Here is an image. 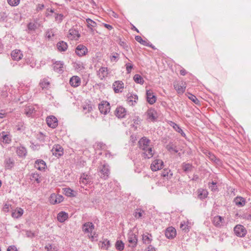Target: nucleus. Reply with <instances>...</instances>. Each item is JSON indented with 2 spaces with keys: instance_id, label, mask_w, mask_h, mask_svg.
<instances>
[{
  "instance_id": "nucleus-1",
  "label": "nucleus",
  "mask_w": 251,
  "mask_h": 251,
  "mask_svg": "<svg viewBox=\"0 0 251 251\" xmlns=\"http://www.w3.org/2000/svg\"><path fill=\"white\" fill-rule=\"evenodd\" d=\"M139 148L142 151L143 156L145 158H151L154 154L153 146L151 145V141L146 137H143L138 142Z\"/></svg>"
},
{
  "instance_id": "nucleus-2",
  "label": "nucleus",
  "mask_w": 251,
  "mask_h": 251,
  "mask_svg": "<svg viewBox=\"0 0 251 251\" xmlns=\"http://www.w3.org/2000/svg\"><path fill=\"white\" fill-rule=\"evenodd\" d=\"M94 225L90 222H88L84 224L82 227V230L93 241L97 237L98 235L94 231Z\"/></svg>"
},
{
  "instance_id": "nucleus-3",
  "label": "nucleus",
  "mask_w": 251,
  "mask_h": 251,
  "mask_svg": "<svg viewBox=\"0 0 251 251\" xmlns=\"http://www.w3.org/2000/svg\"><path fill=\"white\" fill-rule=\"evenodd\" d=\"M127 241L128 242V246L131 248H135L138 243L137 235L130 230L127 234Z\"/></svg>"
},
{
  "instance_id": "nucleus-4",
  "label": "nucleus",
  "mask_w": 251,
  "mask_h": 251,
  "mask_svg": "<svg viewBox=\"0 0 251 251\" xmlns=\"http://www.w3.org/2000/svg\"><path fill=\"white\" fill-rule=\"evenodd\" d=\"M64 200V197L61 195L52 193L49 198V201L51 204L55 205L61 203Z\"/></svg>"
},
{
  "instance_id": "nucleus-5",
  "label": "nucleus",
  "mask_w": 251,
  "mask_h": 251,
  "mask_svg": "<svg viewBox=\"0 0 251 251\" xmlns=\"http://www.w3.org/2000/svg\"><path fill=\"white\" fill-rule=\"evenodd\" d=\"M174 87L178 94H182L185 91L186 84L185 82L175 81Z\"/></svg>"
},
{
  "instance_id": "nucleus-6",
  "label": "nucleus",
  "mask_w": 251,
  "mask_h": 251,
  "mask_svg": "<svg viewBox=\"0 0 251 251\" xmlns=\"http://www.w3.org/2000/svg\"><path fill=\"white\" fill-rule=\"evenodd\" d=\"M163 166V162L162 160L156 159L154 160L151 165V169L152 171H157L162 168Z\"/></svg>"
},
{
  "instance_id": "nucleus-7",
  "label": "nucleus",
  "mask_w": 251,
  "mask_h": 251,
  "mask_svg": "<svg viewBox=\"0 0 251 251\" xmlns=\"http://www.w3.org/2000/svg\"><path fill=\"white\" fill-rule=\"evenodd\" d=\"M234 231L236 235L239 237H244L247 233V230L243 226L236 225L234 228Z\"/></svg>"
},
{
  "instance_id": "nucleus-8",
  "label": "nucleus",
  "mask_w": 251,
  "mask_h": 251,
  "mask_svg": "<svg viewBox=\"0 0 251 251\" xmlns=\"http://www.w3.org/2000/svg\"><path fill=\"white\" fill-rule=\"evenodd\" d=\"M99 109L101 113L105 115L110 111V104L106 101H102L100 103Z\"/></svg>"
},
{
  "instance_id": "nucleus-9",
  "label": "nucleus",
  "mask_w": 251,
  "mask_h": 251,
  "mask_svg": "<svg viewBox=\"0 0 251 251\" xmlns=\"http://www.w3.org/2000/svg\"><path fill=\"white\" fill-rule=\"evenodd\" d=\"M47 125L52 128H55L58 126V120L54 116H49L46 118Z\"/></svg>"
},
{
  "instance_id": "nucleus-10",
  "label": "nucleus",
  "mask_w": 251,
  "mask_h": 251,
  "mask_svg": "<svg viewBox=\"0 0 251 251\" xmlns=\"http://www.w3.org/2000/svg\"><path fill=\"white\" fill-rule=\"evenodd\" d=\"M53 155L59 158L64 154V149L60 145H55L51 150Z\"/></svg>"
},
{
  "instance_id": "nucleus-11",
  "label": "nucleus",
  "mask_w": 251,
  "mask_h": 251,
  "mask_svg": "<svg viewBox=\"0 0 251 251\" xmlns=\"http://www.w3.org/2000/svg\"><path fill=\"white\" fill-rule=\"evenodd\" d=\"M146 114L148 118L151 121L156 120L158 117L157 111L153 108L149 109L147 111Z\"/></svg>"
},
{
  "instance_id": "nucleus-12",
  "label": "nucleus",
  "mask_w": 251,
  "mask_h": 251,
  "mask_svg": "<svg viewBox=\"0 0 251 251\" xmlns=\"http://www.w3.org/2000/svg\"><path fill=\"white\" fill-rule=\"evenodd\" d=\"M124 88V84L122 81H115L113 84V88L115 93L122 92Z\"/></svg>"
},
{
  "instance_id": "nucleus-13",
  "label": "nucleus",
  "mask_w": 251,
  "mask_h": 251,
  "mask_svg": "<svg viewBox=\"0 0 251 251\" xmlns=\"http://www.w3.org/2000/svg\"><path fill=\"white\" fill-rule=\"evenodd\" d=\"M176 231L174 227L170 226L166 229L165 231V236L167 238L173 239L176 236Z\"/></svg>"
},
{
  "instance_id": "nucleus-14",
  "label": "nucleus",
  "mask_w": 251,
  "mask_h": 251,
  "mask_svg": "<svg viewBox=\"0 0 251 251\" xmlns=\"http://www.w3.org/2000/svg\"><path fill=\"white\" fill-rule=\"evenodd\" d=\"M87 51V48L82 45L77 46L75 50V53L79 56H82L86 55Z\"/></svg>"
},
{
  "instance_id": "nucleus-15",
  "label": "nucleus",
  "mask_w": 251,
  "mask_h": 251,
  "mask_svg": "<svg viewBox=\"0 0 251 251\" xmlns=\"http://www.w3.org/2000/svg\"><path fill=\"white\" fill-rule=\"evenodd\" d=\"M126 110L122 106L117 107L115 111V115L119 118H124L126 115Z\"/></svg>"
},
{
  "instance_id": "nucleus-16",
  "label": "nucleus",
  "mask_w": 251,
  "mask_h": 251,
  "mask_svg": "<svg viewBox=\"0 0 251 251\" xmlns=\"http://www.w3.org/2000/svg\"><path fill=\"white\" fill-rule=\"evenodd\" d=\"M146 95L147 101L150 104H153L156 102V98L151 90H147Z\"/></svg>"
},
{
  "instance_id": "nucleus-17",
  "label": "nucleus",
  "mask_w": 251,
  "mask_h": 251,
  "mask_svg": "<svg viewBox=\"0 0 251 251\" xmlns=\"http://www.w3.org/2000/svg\"><path fill=\"white\" fill-rule=\"evenodd\" d=\"M0 139L4 144H9L11 142V138L10 136L9 133L2 131L0 134Z\"/></svg>"
},
{
  "instance_id": "nucleus-18",
  "label": "nucleus",
  "mask_w": 251,
  "mask_h": 251,
  "mask_svg": "<svg viewBox=\"0 0 251 251\" xmlns=\"http://www.w3.org/2000/svg\"><path fill=\"white\" fill-rule=\"evenodd\" d=\"M108 74V70L107 67H101L98 72L99 77L102 80L106 77Z\"/></svg>"
},
{
  "instance_id": "nucleus-19",
  "label": "nucleus",
  "mask_w": 251,
  "mask_h": 251,
  "mask_svg": "<svg viewBox=\"0 0 251 251\" xmlns=\"http://www.w3.org/2000/svg\"><path fill=\"white\" fill-rule=\"evenodd\" d=\"M11 55L12 59L16 61L21 60L23 57V55L21 50H13L11 53Z\"/></svg>"
},
{
  "instance_id": "nucleus-20",
  "label": "nucleus",
  "mask_w": 251,
  "mask_h": 251,
  "mask_svg": "<svg viewBox=\"0 0 251 251\" xmlns=\"http://www.w3.org/2000/svg\"><path fill=\"white\" fill-rule=\"evenodd\" d=\"M81 83V79L78 76H73L70 80V84L74 87L79 86Z\"/></svg>"
},
{
  "instance_id": "nucleus-21",
  "label": "nucleus",
  "mask_w": 251,
  "mask_h": 251,
  "mask_svg": "<svg viewBox=\"0 0 251 251\" xmlns=\"http://www.w3.org/2000/svg\"><path fill=\"white\" fill-rule=\"evenodd\" d=\"M80 36L78 31L74 29L69 30L68 37L71 40H77Z\"/></svg>"
},
{
  "instance_id": "nucleus-22",
  "label": "nucleus",
  "mask_w": 251,
  "mask_h": 251,
  "mask_svg": "<svg viewBox=\"0 0 251 251\" xmlns=\"http://www.w3.org/2000/svg\"><path fill=\"white\" fill-rule=\"evenodd\" d=\"M24 213V210L21 208H17L12 212L11 216L13 218H19L21 217Z\"/></svg>"
},
{
  "instance_id": "nucleus-23",
  "label": "nucleus",
  "mask_w": 251,
  "mask_h": 251,
  "mask_svg": "<svg viewBox=\"0 0 251 251\" xmlns=\"http://www.w3.org/2000/svg\"><path fill=\"white\" fill-rule=\"evenodd\" d=\"M142 241L145 244H150L152 242V235L149 233H146L142 235Z\"/></svg>"
},
{
  "instance_id": "nucleus-24",
  "label": "nucleus",
  "mask_w": 251,
  "mask_h": 251,
  "mask_svg": "<svg viewBox=\"0 0 251 251\" xmlns=\"http://www.w3.org/2000/svg\"><path fill=\"white\" fill-rule=\"evenodd\" d=\"M234 202L237 206L243 207L245 205L246 201L242 197H237L234 199Z\"/></svg>"
},
{
  "instance_id": "nucleus-25",
  "label": "nucleus",
  "mask_w": 251,
  "mask_h": 251,
  "mask_svg": "<svg viewBox=\"0 0 251 251\" xmlns=\"http://www.w3.org/2000/svg\"><path fill=\"white\" fill-rule=\"evenodd\" d=\"M34 166L37 169L42 171L46 168V164L43 160H38L35 162Z\"/></svg>"
},
{
  "instance_id": "nucleus-26",
  "label": "nucleus",
  "mask_w": 251,
  "mask_h": 251,
  "mask_svg": "<svg viewBox=\"0 0 251 251\" xmlns=\"http://www.w3.org/2000/svg\"><path fill=\"white\" fill-rule=\"evenodd\" d=\"M191 227V223L188 220L184 221L181 223L180 228L185 232H188Z\"/></svg>"
},
{
  "instance_id": "nucleus-27",
  "label": "nucleus",
  "mask_w": 251,
  "mask_h": 251,
  "mask_svg": "<svg viewBox=\"0 0 251 251\" xmlns=\"http://www.w3.org/2000/svg\"><path fill=\"white\" fill-rule=\"evenodd\" d=\"M57 218L59 222L63 223L68 218V214L65 212L61 211L58 214Z\"/></svg>"
},
{
  "instance_id": "nucleus-28",
  "label": "nucleus",
  "mask_w": 251,
  "mask_h": 251,
  "mask_svg": "<svg viewBox=\"0 0 251 251\" xmlns=\"http://www.w3.org/2000/svg\"><path fill=\"white\" fill-rule=\"evenodd\" d=\"M53 68L54 71L61 73L63 72V64L60 61H56L53 64Z\"/></svg>"
},
{
  "instance_id": "nucleus-29",
  "label": "nucleus",
  "mask_w": 251,
  "mask_h": 251,
  "mask_svg": "<svg viewBox=\"0 0 251 251\" xmlns=\"http://www.w3.org/2000/svg\"><path fill=\"white\" fill-rule=\"evenodd\" d=\"M63 193L67 197H74L76 196V192L70 188H65L63 189Z\"/></svg>"
},
{
  "instance_id": "nucleus-30",
  "label": "nucleus",
  "mask_w": 251,
  "mask_h": 251,
  "mask_svg": "<svg viewBox=\"0 0 251 251\" xmlns=\"http://www.w3.org/2000/svg\"><path fill=\"white\" fill-rule=\"evenodd\" d=\"M224 219L220 216H217L214 217L213 220V224L216 226H221L222 225Z\"/></svg>"
},
{
  "instance_id": "nucleus-31",
  "label": "nucleus",
  "mask_w": 251,
  "mask_h": 251,
  "mask_svg": "<svg viewBox=\"0 0 251 251\" xmlns=\"http://www.w3.org/2000/svg\"><path fill=\"white\" fill-rule=\"evenodd\" d=\"M138 97L136 95H131L127 98V102L132 106L135 105L138 101Z\"/></svg>"
},
{
  "instance_id": "nucleus-32",
  "label": "nucleus",
  "mask_w": 251,
  "mask_h": 251,
  "mask_svg": "<svg viewBox=\"0 0 251 251\" xmlns=\"http://www.w3.org/2000/svg\"><path fill=\"white\" fill-rule=\"evenodd\" d=\"M58 50L61 51H64L67 50L68 48L67 44L64 41H60L57 44Z\"/></svg>"
},
{
  "instance_id": "nucleus-33",
  "label": "nucleus",
  "mask_w": 251,
  "mask_h": 251,
  "mask_svg": "<svg viewBox=\"0 0 251 251\" xmlns=\"http://www.w3.org/2000/svg\"><path fill=\"white\" fill-rule=\"evenodd\" d=\"M208 192L205 189H199L198 190V196L200 199H203L207 197L208 196Z\"/></svg>"
},
{
  "instance_id": "nucleus-34",
  "label": "nucleus",
  "mask_w": 251,
  "mask_h": 251,
  "mask_svg": "<svg viewBox=\"0 0 251 251\" xmlns=\"http://www.w3.org/2000/svg\"><path fill=\"white\" fill-rule=\"evenodd\" d=\"M170 125L173 126V127L174 128V129L177 131V132L179 133L181 136L183 137L185 136V134L183 131V130L180 128V127L176 125V123L171 122Z\"/></svg>"
},
{
  "instance_id": "nucleus-35",
  "label": "nucleus",
  "mask_w": 251,
  "mask_h": 251,
  "mask_svg": "<svg viewBox=\"0 0 251 251\" xmlns=\"http://www.w3.org/2000/svg\"><path fill=\"white\" fill-rule=\"evenodd\" d=\"M87 23V27L92 31L93 30V28L97 26V23L92 20L88 18L86 20Z\"/></svg>"
},
{
  "instance_id": "nucleus-36",
  "label": "nucleus",
  "mask_w": 251,
  "mask_h": 251,
  "mask_svg": "<svg viewBox=\"0 0 251 251\" xmlns=\"http://www.w3.org/2000/svg\"><path fill=\"white\" fill-rule=\"evenodd\" d=\"M110 242L107 239H104L102 242H100V248L103 250H107L110 246Z\"/></svg>"
},
{
  "instance_id": "nucleus-37",
  "label": "nucleus",
  "mask_w": 251,
  "mask_h": 251,
  "mask_svg": "<svg viewBox=\"0 0 251 251\" xmlns=\"http://www.w3.org/2000/svg\"><path fill=\"white\" fill-rule=\"evenodd\" d=\"M115 247L117 250L121 251L124 249L125 244L123 241L121 240H118L116 242Z\"/></svg>"
},
{
  "instance_id": "nucleus-38",
  "label": "nucleus",
  "mask_w": 251,
  "mask_h": 251,
  "mask_svg": "<svg viewBox=\"0 0 251 251\" xmlns=\"http://www.w3.org/2000/svg\"><path fill=\"white\" fill-rule=\"evenodd\" d=\"M133 79L136 83L140 84H143L144 82L142 77L140 75L138 74L134 75V76H133Z\"/></svg>"
},
{
  "instance_id": "nucleus-39",
  "label": "nucleus",
  "mask_w": 251,
  "mask_h": 251,
  "mask_svg": "<svg viewBox=\"0 0 251 251\" xmlns=\"http://www.w3.org/2000/svg\"><path fill=\"white\" fill-rule=\"evenodd\" d=\"M135 39L136 41L140 43L141 44L145 46H149V43L147 42V41L144 40L142 39V38L140 36H136L135 37Z\"/></svg>"
},
{
  "instance_id": "nucleus-40",
  "label": "nucleus",
  "mask_w": 251,
  "mask_h": 251,
  "mask_svg": "<svg viewBox=\"0 0 251 251\" xmlns=\"http://www.w3.org/2000/svg\"><path fill=\"white\" fill-rule=\"evenodd\" d=\"M80 182L83 184H87L90 182L89 176L88 175L83 174L80 178Z\"/></svg>"
},
{
  "instance_id": "nucleus-41",
  "label": "nucleus",
  "mask_w": 251,
  "mask_h": 251,
  "mask_svg": "<svg viewBox=\"0 0 251 251\" xmlns=\"http://www.w3.org/2000/svg\"><path fill=\"white\" fill-rule=\"evenodd\" d=\"M50 82L46 79H43L40 83V85L43 89H48L50 86Z\"/></svg>"
},
{
  "instance_id": "nucleus-42",
  "label": "nucleus",
  "mask_w": 251,
  "mask_h": 251,
  "mask_svg": "<svg viewBox=\"0 0 251 251\" xmlns=\"http://www.w3.org/2000/svg\"><path fill=\"white\" fill-rule=\"evenodd\" d=\"M14 161L12 159L9 158L6 160L5 168L9 169L13 167L14 166Z\"/></svg>"
},
{
  "instance_id": "nucleus-43",
  "label": "nucleus",
  "mask_w": 251,
  "mask_h": 251,
  "mask_svg": "<svg viewBox=\"0 0 251 251\" xmlns=\"http://www.w3.org/2000/svg\"><path fill=\"white\" fill-rule=\"evenodd\" d=\"M17 153L20 156H25L26 154V150L24 147H20L17 150Z\"/></svg>"
},
{
  "instance_id": "nucleus-44",
  "label": "nucleus",
  "mask_w": 251,
  "mask_h": 251,
  "mask_svg": "<svg viewBox=\"0 0 251 251\" xmlns=\"http://www.w3.org/2000/svg\"><path fill=\"white\" fill-rule=\"evenodd\" d=\"M161 176L163 177H167V178H170L172 176V174L171 173L170 170L167 169L164 170L161 174Z\"/></svg>"
},
{
  "instance_id": "nucleus-45",
  "label": "nucleus",
  "mask_w": 251,
  "mask_h": 251,
  "mask_svg": "<svg viewBox=\"0 0 251 251\" xmlns=\"http://www.w3.org/2000/svg\"><path fill=\"white\" fill-rule=\"evenodd\" d=\"M31 179L35 180L37 183H39L41 182L39 174L37 173H34L32 174Z\"/></svg>"
},
{
  "instance_id": "nucleus-46",
  "label": "nucleus",
  "mask_w": 251,
  "mask_h": 251,
  "mask_svg": "<svg viewBox=\"0 0 251 251\" xmlns=\"http://www.w3.org/2000/svg\"><path fill=\"white\" fill-rule=\"evenodd\" d=\"M35 111L34 108L32 107H28L25 109V113L28 116H30L32 113H34Z\"/></svg>"
},
{
  "instance_id": "nucleus-47",
  "label": "nucleus",
  "mask_w": 251,
  "mask_h": 251,
  "mask_svg": "<svg viewBox=\"0 0 251 251\" xmlns=\"http://www.w3.org/2000/svg\"><path fill=\"white\" fill-rule=\"evenodd\" d=\"M188 98L191 100L192 101H193L196 104H199V101L196 97L191 94L188 93L187 94Z\"/></svg>"
},
{
  "instance_id": "nucleus-48",
  "label": "nucleus",
  "mask_w": 251,
  "mask_h": 251,
  "mask_svg": "<svg viewBox=\"0 0 251 251\" xmlns=\"http://www.w3.org/2000/svg\"><path fill=\"white\" fill-rule=\"evenodd\" d=\"M144 212L143 210H142L140 209H136V210L135 212L134 216L136 218H140L143 216V214H144Z\"/></svg>"
},
{
  "instance_id": "nucleus-49",
  "label": "nucleus",
  "mask_w": 251,
  "mask_h": 251,
  "mask_svg": "<svg viewBox=\"0 0 251 251\" xmlns=\"http://www.w3.org/2000/svg\"><path fill=\"white\" fill-rule=\"evenodd\" d=\"M182 169L185 172H188L192 170V166L190 164L184 163L182 165Z\"/></svg>"
},
{
  "instance_id": "nucleus-50",
  "label": "nucleus",
  "mask_w": 251,
  "mask_h": 251,
  "mask_svg": "<svg viewBox=\"0 0 251 251\" xmlns=\"http://www.w3.org/2000/svg\"><path fill=\"white\" fill-rule=\"evenodd\" d=\"M20 0H7L8 3L12 6H17L20 3Z\"/></svg>"
},
{
  "instance_id": "nucleus-51",
  "label": "nucleus",
  "mask_w": 251,
  "mask_h": 251,
  "mask_svg": "<svg viewBox=\"0 0 251 251\" xmlns=\"http://www.w3.org/2000/svg\"><path fill=\"white\" fill-rule=\"evenodd\" d=\"M101 172L106 176H108L109 174V170L105 166H103L101 170Z\"/></svg>"
},
{
  "instance_id": "nucleus-52",
  "label": "nucleus",
  "mask_w": 251,
  "mask_h": 251,
  "mask_svg": "<svg viewBox=\"0 0 251 251\" xmlns=\"http://www.w3.org/2000/svg\"><path fill=\"white\" fill-rule=\"evenodd\" d=\"M45 248L48 251H56L57 249L55 247H53L51 245L48 244L47 245Z\"/></svg>"
},
{
  "instance_id": "nucleus-53",
  "label": "nucleus",
  "mask_w": 251,
  "mask_h": 251,
  "mask_svg": "<svg viewBox=\"0 0 251 251\" xmlns=\"http://www.w3.org/2000/svg\"><path fill=\"white\" fill-rule=\"evenodd\" d=\"M83 109L84 111H86L85 113L86 112H90L92 110V107L90 105H86L83 107Z\"/></svg>"
},
{
  "instance_id": "nucleus-54",
  "label": "nucleus",
  "mask_w": 251,
  "mask_h": 251,
  "mask_svg": "<svg viewBox=\"0 0 251 251\" xmlns=\"http://www.w3.org/2000/svg\"><path fill=\"white\" fill-rule=\"evenodd\" d=\"M126 69L127 73L128 74L130 73L131 71L132 68H133L132 65L130 63H127V64H126Z\"/></svg>"
},
{
  "instance_id": "nucleus-55",
  "label": "nucleus",
  "mask_w": 251,
  "mask_h": 251,
  "mask_svg": "<svg viewBox=\"0 0 251 251\" xmlns=\"http://www.w3.org/2000/svg\"><path fill=\"white\" fill-rule=\"evenodd\" d=\"M54 35L53 32L52 31V30L50 31H48L46 33V36L49 39H50L51 37H53Z\"/></svg>"
},
{
  "instance_id": "nucleus-56",
  "label": "nucleus",
  "mask_w": 251,
  "mask_h": 251,
  "mask_svg": "<svg viewBox=\"0 0 251 251\" xmlns=\"http://www.w3.org/2000/svg\"><path fill=\"white\" fill-rule=\"evenodd\" d=\"M11 205L9 204H5L3 207V210L5 212H7L9 211L10 207Z\"/></svg>"
},
{
  "instance_id": "nucleus-57",
  "label": "nucleus",
  "mask_w": 251,
  "mask_h": 251,
  "mask_svg": "<svg viewBox=\"0 0 251 251\" xmlns=\"http://www.w3.org/2000/svg\"><path fill=\"white\" fill-rule=\"evenodd\" d=\"M145 251H156V249L152 245H149L146 249Z\"/></svg>"
},
{
  "instance_id": "nucleus-58",
  "label": "nucleus",
  "mask_w": 251,
  "mask_h": 251,
  "mask_svg": "<svg viewBox=\"0 0 251 251\" xmlns=\"http://www.w3.org/2000/svg\"><path fill=\"white\" fill-rule=\"evenodd\" d=\"M215 185H216V183H214L213 182L211 183V185L209 186V188L213 191H215L217 190V186H215Z\"/></svg>"
},
{
  "instance_id": "nucleus-59",
  "label": "nucleus",
  "mask_w": 251,
  "mask_h": 251,
  "mask_svg": "<svg viewBox=\"0 0 251 251\" xmlns=\"http://www.w3.org/2000/svg\"><path fill=\"white\" fill-rule=\"evenodd\" d=\"M7 251H18L15 246H10L7 249Z\"/></svg>"
},
{
  "instance_id": "nucleus-60",
  "label": "nucleus",
  "mask_w": 251,
  "mask_h": 251,
  "mask_svg": "<svg viewBox=\"0 0 251 251\" xmlns=\"http://www.w3.org/2000/svg\"><path fill=\"white\" fill-rule=\"evenodd\" d=\"M63 15L62 14H57L55 17L56 21H58L59 22H60L63 19Z\"/></svg>"
},
{
  "instance_id": "nucleus-61",
  "label": "nucleus",
  "mask_w": 251,
  "mask_h": 251,
  "mask_svg": "<svg viewBox=\"0 0 251 251\" xmlns=\"http://www.w3.org/2000/svg\"><path fill=\"white\" fill-rule=\"evenodd\" d=\"M118 58V54H114V55H113L111 57H110V60L112 61V62H116L117 61V59Z\"/></svg>"
},
{
  "instance_id": "nucleus-62",
  "label": "nucleus",
  "mask_w": 251,
  "mask_h": 251,
  "mask_svg": "<svg viewBox=\"0 0 251 251\" xmlns=\"http://www.w3.org/2000/svg\"><path fill=\"white\" fill-rule=\"evenodd\" d=\"M208 157L211 160H213L214 161H216V157H215V156L214 155V154H212V153H208Z\"/></svg>"
},
{
  "instance_id": "nucleus-63",
  "label": "nucleus",
  "mask_w": 251,
  "mask_h": 251,
  "mask_svg": "<svg viewBox=\"0 0 251 251\" xmlns=\"http://www.w3.org/2000/svg\"><path fill=\"white\" fill-rule=\"evenodd\" d=\"M28 28L30 30H34L35 28V25L34 24L30 23L28 25Z\"/></svg>"
},
{
  "instance_id": "nucleus-64",
  "label": "nucleus",
  "mask_w": 251,
  "mask_h": 251,
  "mask_svg": "<svg viewBox=\"0 0 251 251\" xmlns=\"http://www.w3.org/2000/svg\"><path fill=\"white\" fill-rule=\"evenodd\" d=\"M103 25L105 28H106L109 30H112L113 29L112 26L110 25L107 24H103Z\"/></svg>"
}]
</instances>
